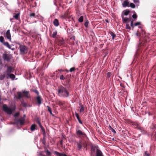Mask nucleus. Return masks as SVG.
<instances>
[{
	"label": "nucleus",
	"instance_id": "4d7b16f0",
	"mask_svg": "<svg viewBox=\"0 0 156 156\" xmlns=\"http://www.w3.org/2000/svg\"><path fill=\"white\" fill-rule=\"evenodd\" d=\"M39 126L41 128L43 127L41 124H40Z\"/></svg>",
	"mask_w": 156,
	"mask_h": 156
},
{
	"label": "nucleus",
	"instance_id": "864d4df0",
	"mask_svg": "<svg viewBox=\"0 0 156 156\" xmlns=\"http://www.w3.org/2000/svg\"><path fill=\"white\" fill-rule=\"evenodd\" d=\"M138 129H140V130H143V131H144V129H143V128H142L141 127H138Z\"/></svg>",
	"mask_w": 156,
	"mask_h": 156
},
{
	"label": "nucleus",
	"instance_id": "423d86ee",
	"mask_svg": "<svg viewBox=\"0 0 156 156\" xmlns=\"http://www.w3.org/2000/svg\"><path fill=\"white\" fill-rule=\"evenodd\" d=\"M14 69L11 66H7V69L6 71V76L11 74V73L13 72Z\"/></svg>",
	"mask_w": 156,
	"mask_h": 156
},
{
	"label": "nucleus",
	"instance_id": "bb28decb",
	"mask_svg": "<svg viewBox=\"0 0 156 156\" xmlns=\"http://www.w3.org/2000/svg\"><path fill=\"white\" fill-rule=\"evenodd\" d=\"M20 16L19 13H17L14 16V17L15 18L16 20H18V18Z\"/></svg>",
	"mask_w": 156,
	"mask_h": 156
},
{
	"label": "nucleus",
	"instance_id": "0eeeda50",
	"mask_svg": "<svg viewBox=\"0 0 156 156\" xmlns=\"http://www.w3.org/2000/svg\"><path fill=\"white\" fill-rule=\"evenodd\" d=\"M77 145L79 149L81 148L82 146H83L84 147H85L86 146V144H84L82 141H80L78 142H77Z\"/></svg>",
	"mask_w": 156,
	"mask_h": 156
},
{
	"label": "nucleus",
	"instance_id": "6e6552de",
	"mask_svg": "<svg viewBox=\"0 0 156 156\" xmlns=\"http://www.w3.org/2000/svg\"><path fill=\"white\" fill-rule=\"evenodd\" d=\"M36 103L39 106L41 104V101H42V99L41 97L40 96H37L36 98Z\"/></svg>",
	"mask_w": 156,
	"mask_h": 156
},
{
	"label": "nucleus",
	"instance_id": "de8ad7c7",
	"mask_svg": "<svg viewBox=\"0 0 156 156\" xmlns=\"http://www.w3.org/2000/svg\"><path fill=\"white\" fill-rule=\"evenodd\" d=\"M64 78L63 75H61L60 76V79L63 80L64 79Z\"/></svg>",
	"mask_w": 156,
	"mask_h": 156
},
{
	"label": "nucleus",
	"instance_id": "ddd939ff",
	"mask_svg": "<svg viewBox=\"0 0 156 156\" xmlns=\"http://www.w3.org/2000/svg\"><path fill=\"white\" fill-rule=\"evenodd\" d=\"M9 77H10L11 79L12 80H14L15 77V76L13 74L11 73L8 75L7 76H6L7 78L8 79Z\"/></svg>",
	"mask_w": 156,
	"mask_h": 156
},
{
	"label": "nucleus",
	"instance_id": "338daca9",
	"mask_svg": "<svg viewBox=\"0 0 156 156\" xmlns=\"http://www.w3.org/2000/svg\"><path fill=\"white\" fill-rule=\"evenodd\" d=\"M155 80H156V78L155 79Z\"/></svg>",
	"mask_w": 156,
	"mask_h": 156
},
{
	"label": "nucleus",
	"instance_id": "c85d7f7f",
	"mask_svg": "<svg viewBox=\"0 0 156 156\" xmlns=\"http://www.w3.org/2000/svg\"><path fill=\"white\" fill-rule=\"evenodd\" d=\"M46 107L47 108L48 111L50 112V114L51 115H52V114L51 108L48 106H47Z\"/></svg>",
	"mask_w": 156,
	"mask_h": 156
},
{
	"label": "nucleus",
	"instance_id": "a211bd4d",
	"mask_svg": "<svg viewBox=\"0 0 156 156\" xmlns=\"http://www.w3.org/2000/svg\"><path fill=\"white\" fill-rule=\"evenodd\" d=\"M75 115H76L77 119L79 122L81 124H82V122L80 119V117L79 116V115L77 113H76Z\"/></svg>",
	"mask_w": 156,
	"mask_h": 156
},
{
	"label": "nucleus",
	"instance_id": "412c9836",
	"mask_svg": "<svg viewBox=\"0 0 156 156\" xmlns=\"http://www.w3.org/2000/svg\"><path fill=\"white\" fill-rule=\"evenodd\" d=\"M109 34L112 37V39L113 40H114V38L116 37L115 35L113 32L112 31H110Z\"/></svg>",
	"mask_w": 156,
	"mask_h": 156
},
{
	"label": "nucleus",
	"instance_id": "7ed1b4c3",
	"mask_svg": "<svg viewBox=\"0 0 156 156\" xmlns=\"http://www.w3.org/2000/svg\"><path fill=\"white\" fill-rule=\"evenodd\" d=\"M3 108L4 112L8 114H11L13 111L16 108H14L12 110L8 108L6 105H4L3 106Z\"/></svg>",
	"mask_w": 156,
	"mask_h": 156
},
{
	"label": "nucleus",
	"instance_id": "a18cd8bd",
	"mask_svg": "<svg viewBox=\"0 0 156 156\" xmlns=\"http://www.w3.org/2000/svg\"><path fill=\"white\" fill-rule=\"evenodd\" d=\"M133 2L135 3H139V0H133Z\"/></svg>",
	"mask_w": 156,
	"mask_h": 156
},
{
	"label": "nucleus",
	"instance_id": "79ce46f5",
	"mask_svg": "<svg viewBox=\"0 0 156 156\" xmlns=\"http://www.w3.org/2000/svg\"><path fill=\"white\" fill-rule=\"evenodd\" d=\"M111 75V73L108 72L107 74V76L108 77H110Z\"/></svg>",
	"mask_w": 156,
	"mask_h": 156
},
{
	"label": "nucleus",
	"instance_id": "aec40b11",
	"mask_svg": "<svg viewBox=\"0 0 156 156\" xmlns=\"http://www.w3.org/2000/svg\"><path fill=\"white\" fill-rule=\"evenodd\" d=\"M80 112H82L84 111V108L82 105H80Z\"/></svg>",
	"mask_w": 156,
	"mask_h": 156
},
{
	"label": "nucleus",
	"instance_id": "b1692460",
	"mask_svg": "<svg viewBox=\"0 0 156 156\" xmlns=\"http://www.w3.org/2000/svg\"><path fill=\"white\" fill-rule=\"evenodd\" d=\"M62 17L65 19L68 18V12H66L63 16H62Z\"/></svg>",
	"mask_w": 156,
	"mask_h": 156
},
{
	"label": "nucleus",
	"instance_id": "6e6d98bb",
	"mask_svg": "<svg viewBox=\"0 0 156 156\" xmlns=\"http://www.w3.org/2000/svg\"><path fill=\"white\" fill-rule=\"evenodd\" d=\"M39 126L41 128L43 127L41 124H40Z\"/></svg>",
	"mask_w": 156,
	"mask_h": 156
},
{
	"label": "nucleus",
	"instance_id": "8fccbe9b",
	"mask_svg": "<svg viewBox=\"0 0 156 156\" xmlns=\"http://www.w3.org/2000/svg\"><path fill=\"white\" fill-rule=\"evenodd\" d=\"M41 129L42 131L44 133H45V130H44V129L43 128V127L41 128Z\"/></svg>",
	"mask_w": 156,
	"mask_h": 156
},
{
	"label": "nucleus",
	"instance_id": "0e129e2a",
	"mask_svg": "<svg viewBox=\"0 0 156 156\" xmlns=\"http://www.w3.org/2000/svg\"><path fill=\"white\" fill-rule=\"evenodd\" d=\"M1 63V59H0V64Z\"/></svg>",
	"mask_w": 156,
	"mask_h": 156
},
{
	"label": "nucleus",
	"instance_id": "393cba45",
	"mask_svg": "<svg viewBox=\"0 0 156 156\" xmlns=\"http://www.w3.org/2000/svg\"><path fill=\"white\" fill-rule=\"evenodd\" d=\"M36 126L35 124L32 125L30 127V130L32 131H34L35 129Z\"/></svg>",
	"mask_w": 156,
	"mask_h": 156
},
{
	"label": "nucleus",
	"instance_id": "39448f33",
	"mask_svg": "<svg viewBox=\"0 0 156 156\" xmlns=\"http://www.w3.org/2000/svg\"><path fill=\"white\" fill-rule=\"evenodd\" d=\"M76 134L79 137H84L86 136L85 133L81 130H79L76 131Z\"/></svg>",
	"mask_w": 156,
	"mask_h": 156
},
{
	"label": "nucleus",
	"instance_id": "6ab92c4d",
	"mask_svg": "<svg viewBox=\"0 0 156 156\" xmlns=\"http://www.w3.org/2000/svg\"><path fill=\"white\" fill-rule=\"evenodd\" d=\"M18 122H20L21 125H23L25 122L24 119V118H22L21 119H18Z\"/></svg>",
	"mask_w": 156,
	"mask_h": 156
},
{
	"label": "nucleus",
	"instance_id": "052dcab7",
	"mask_svg": "<svg viewBox=\"0 0 156 156\" xmlns=\"http://www.w3.org/2000/svg\"><path fill=\"white\" fill-rule=\"evenodd\" d=\"M37 123L39 124V126L40 125V124H41L39 121L37 122Z\"/></svg>",
	"mask_w": 156,
	"mask_h": 156
},
{
	"label": "nucleus",
	"instance_id": "a878e982",
	"mask_svg": "<svg viewBox=\"0 0 156 156\" xmlns=\"http://www.w3.org/2000/svg\"><path fill=\"white\" fill-rule=\"evenodd\" d=\"M21 104L24 107H26L27 106V104L23 100L21 101Z\"/></svg>",
	"mask_w": 156,
	"mask_h": 156
},
{
	"label": "nucleus",
	"instance_id": "4468645a",
	"mask_svg": "<svg viewBox=\"0 0 156 156\" xmlns=\"http://www.w3.org/2000/svg\"><path fill=\"white\" fill-rule=\"evenodd\" d=\"M54 153L57 156H67L64 154L60 153L56 151H55Z\"/></svg>",
	"mask_w": 156,
	"mask_h": 156
},
{
	"label": "nucleus",
	"instance_id": "bf43d9fd",
	"mask_svg": "<svg viewBox=\"0 0 156 156\" xmlns=\"http://www.w3.org/2000/svg\"><path fill=\"white\" fill-rule=\"evenodd\" d=\"M43 144H44V145H45V143H44V138H43Z\"/></svg>",
	"mask_w": 156,
	"mask_h": 156
},
{
	"label": "nucleus",
	"instance_id": "37998d69",
	"mask_svg": "<svg viewBox=\"0 0 156 156\" xmlns=\"http://www.w3.org/2000/svg\"><path fill=\"white\" fill-rule=\"evenodd\" d=\"M140 24V22H137L135 23L134 25L135 26H137L139 25Z\"/></svg>",
	"mask_w": 156,
	"mask_h": 156
},
{
	"label": "nucleus",
	"instance_id": "5701e85b",
	"mask_svg": "<svg viewBox=\"0 0 156 156\" xmlns=\"http://www.w3.org/2000/svg\"><path fill=\"white\" fill-rule=\"evenodd\" d=\"M57 32L56 31H55L52 34V37L53 38H55L56 37V35H57Z\"/></svg>",
	"mask_w": 156,
	"mask_h": 156
},
{
	"label": "nucleus",
	"instance_id": "58836bf2",
	"mask_svg": "<svg viewBox=\"0 0 156 156\" xmlns=\"http://www.w3.org/2000/svg\"><path fill=\"white\" fill-rule=\"evenodd\" d=\"M126 28L130 30L131 28L129 27V25L128 24H126Z\"/></svg>",
	"mask_w": 156,
	"mask_h": 156
},
{
	"label": "nucleus",
	"instance_id": "cd10ccee",
	"mask_svg": "<svg viewBox=\"0 0 156 156\" xmlns=\"http://www.w3.org/2000/svg\"><path fill=\"white\" fill-rule=\"evenodd\" d=\"M130 11L128 10H126L124 12V15L125 16H127L129 13Z\"/></svg>",
	"mask_w": 156,
	"mask_h": 156
},
{
	"label": "nucleus",
	"instance_id": "c756f323",
	"mask_svg": "<svg viewBox=\"0 0 156 156\" xmlns=\"http://www.w3.org/2000/svg\"><path fill=\"white\" fill-rule=\"evenodd\" d=\"M0 42L2 43V44L3 43V42H5L4 41V38L2 36H1L0 37Z\"/></svg>",
	"mask_w": 156,
	"mask_h": 156
},
{
	"label": "nucleus",
	"instance_id": "603ef678",
	"mask_svg": "<svg viewBox=\"0 0 156 156\" xmlns=\"http://www.w3.org/2000/svg\"><path fill=\"white\" fill-rule=\"evenodd\" d=\"M59 104L60 105H62L63 106V104H63V102H59Z\"/></svg>",
	"mask_w": 156,
	"mask_h": 156
},
{
	"label": "nucleus",
	"instance_id": "473e14b6",
	"mask_svg": "<svg viewBox=\"0 0 156 156\" xmlns=\"http://www.w3.org/2000/svg\"><path fill=\"white\" fill-rule=\"evenodd\" d=\"M5 77V75L4 74H1L0 75V80H3Z\"/></svg>",
	"mask_w": 156,
	"mask_h": 156
},
{
	"label": "nucleus",
	"instance_id": "09e8293b",
	"mask_svg": "<svg viewBox=\"0 0 156 156\" xmlns=\"http://www.w3.org/2000/svg\"><path fill=\"white\" fill-rule=\"evenodd\" d=\"M131 26L132 27H133V21H132L131 22Z\"/></svg>",
	"mask_w": 156,
	"mask_h": 156
},
{
	"label": "nucleus",
	"instance_id": "2f4dec72",
	"mask_svg": "<svg viewBox=\"0 0 156 156\" xmlns=\"http://www.w3.org/2000/svg\"><path fill=\"white\" fill-rule=\"evenodd\" d=\"M129 6L132 8H134L135 7V5L133 3H130L129 4Z\"/></svg>",
	"mask_w": 156,
	"mask_h": 156
},
{
	"label": "nucleus",
	"instance_id": "20e7f679",
	"mask_svg": "<svg viewBox=\"0 0 156 156\" xmlns=\"http://www.w3.org/2000/svg\"><path fill=\"white\" fill-rule=\"evenodd\" d=\"M2 57L4 60L10 61L12 58V56L10 55L4 54L3 55Z\"/></svg>",
	"mask_w": 156,
	"mask_h": 156
},
{
	"label": "nucleus",
	"instance_id": "3c124183",
	"mask_svg": "<svg viewBox=\"0 0 156 156\" xmlns=\"http://www.w3.org/2000/svg\"><path fill=\"white\" fill-rule=\"evenodd\" d=\"M112 132L114 133H116L115 131L113 129H112Z\"/></svg>",
	"mask_w": 156,
	"mask_h": 156
},
{
	"label": "nucleus",
	"instance_id": "13d9d810",
	"mask_svg": "<svg viewBox=\"0 0 156 156\" xmlns=\"http://www.w3.org/2000/svg\"><path fill=\"white\" fill-rule=\"evenodd\" d=\"M39 126L41 128L43 127L41 124H40Z\"/></svg>",
	"mask_w": 156,
	"mask_h": 156
},
{
	"label": "nucleus",
	"instance_id": "ea45409f",
	"mask_svg": "<svg viewBox=\"0 0 156 156\" xmlns=\"http://www.w3.org/2000/svg\"><path fill=\"white\" fill-rule=\"evenodd\" d=\"M88 24V22L87 21V22H86L85 23H84V26L86 27H87Z\"/></svg>",
	"mask_w": 156,
	"mask_h": 156
},
{
	"label": "nucleus",
	"instance_id": "5fc2aeb1",
	"mask_svg": "<svg viewBox=\"0 0 156 156\" xmlns=\"http://www.w3.org/2000/svg\"><path fill=\"white\" fill-rule=\"evenodd\" d=\"M109 129L110 130H111V129L112 130V129H113V128L111 127V126H109Z\"/></svg>",
	"mask_w": 156,
	"mask_h": 156
},
{
	"label": "nucleus",
	"instance_id": "9b49d317",
	"mask_svg": "<svg viewBox=\"0 0 156 156\" xmlns=\"http://www.w3.org/2000/svg\"><path fill=\"white\" fill-rule=\"evenodd\" d=\"M23 95L26 97L27 98H30V96L29 95V92L28 91H23Z\"/></svg>",
	"mask_w": 156,
	"mask_h": 156
},
{
	"label": "nucleus",
	"instance_id": "4be33fe9",
	"mask_svg": "<svg viewBox=\"0 0 156 156\" xmlns=\"http://www.w3.org/2000/svg\"><path fill=\"white\" fill-rule=\"evenodd\" d=\"M122 21L123 22H126L128 21V18H124L123 16H122Z\"/></svg>",
	"mask_w": 156,
	"mask_h": 156
},
{
	"label": "nucleus",
	"instance_id": "f257e3e1",
	"mask_svg": "<svg viewBox=\"0 0 156 156\" xmlns=\"http://www.w3.org/2000/svg\"><path fill=\"white\" fill-rule=\"evenodd\" d=\"M58 94L59 96L63 97H67L68 95L67 90L63 87L58 89Z\"/></svg>",
	"mask_w": 156,
	"mask_h": 156
},
{
	"label": "nucleus",
	"instance_id": "e2e57ef3",
	"mask_svg": "<svg viewBox=\"0 0 156 156\" xmlns=\"http://www.w3.org/2000/svg\"><path fill=\"white\" fill-rule=\"evenodd\" d=\"M11 49H12V50H14V48H11Z\"/></svg>",
	"mask_w": 156,
	"mask_h": 156
},
{
	"label": "nucleus",
	"instance_id": "680f3d73",
	"mask_svg": "<svg viewBox=\"0 0 156 156\" xmlns=\"http://www.w3.org/2000/svg\"><path fill=\"white\" fill-rule=\"evenodd\" d=\"M136 35L137 36H138V33H136Z\"/></svg>",
	"mask_w": 156,
	"mask_h": 156
},
{
	"label": "nucleus",
	"instance_id": "72a5a7b5",
	"mask_svg": "<svg viewBox=\"0 0 156 156\" xmlns=\"http://www.w3.org/2000/svg\"><path fill=\"white\" fill-rule=\"evenodd\" d=\"M33 91L36 93L37 95V96H39V93L38 91L36 89L34 90Z\"/></svg>",
	"mask_w": 156,
	"mask_h": 156
},
{
	"label": "nucleus",
	"instance_id": "49530a36",
	"mask_svg": "<svg viewBox=\"0 0 156 156\" xmlns=\"http://www.w3.org/2000/svg\"><path fill=\"white\" fill-rule=\"evenodd\" d=\"M147 152V151H146L144 152V154L145 155H146V156H149L150 155V154H148Z\"/></svg>",
	"mask_w": 156,
	"mask_h": 156
},
{
	"label": "nucleus",
	"instance_id": "a19ab883",
	"mask_svg": "<svg viewBox=\"0 0 156 156\" xmlns=\"http://www.w3.org/2000/svg\"><path fill=\"white\" fill-rule=\"evenodd\" d=\"M132 17L134 19H136L137 17V16L136 14H133L132 15Z\"/></svg>",
	"mask_w": 156,
	"mask_h": 156
},
{
	"label": "nucleus",
	"instance_id": "2eb2a0df",
	"mask_svg": "<svg viewBox=\"0 0 156 156\" xmlns=\"http://www.w3.org/2000/svg\"><path fill=\"white\" fill-rule=\"evenodd\" d=\"M17 98L20 99L22 97V95H23V91L22 92H18L17 93Z\"/></svg>",
	"mask_w": 156,
	"mask_h": 156
},
{
	"label": "nucleus",
	"instance_id": "f8f14e48",
	"mask_svg": "<svg viewBox=\"0 0 156 156\" xmlns=\"http://www.w3.org/2000/svg\"><path fill=\"white\" fill-rule=\"evenodd\" d=\"M96 155V156H104L102 152L98 149L97 150Z\"/></svg>",
	"mask_w": 156,
	"mask_h": 156
},
{
	"label": "nucleus",
	"instance_id": "f3484780",
	"mask_svg": "<svg viewBox=\"0 0 156 156\" xmlns=\"http://www.w3.org/2000/svg\"><path fill=\"white\" fill-rule=\"evenodd\" d=\"M3 44L5 46L7 47L9 49H11V46L7 42H3Z\"/></svg>",
	"mask_w": 156,
	"mask_h": 156
},
{
	"label": "nucleus",
	"instance_id": "69168bd1",
	"mask_svg": "<svg viewBox=\"0 0 156 156\" xmlns=\"http://www.w3.org/2000/svg\"><path fill=\"white\" fill-rule=\"evenodd\" d=\"M1 101V97H0V101Z\"/></svg>",
	"mask_w": 156,
	"mask_h": 156
},
{
	"label": "nucleus",
	"instance_id": "1a4fd4ad",
	"mask_svg": "<svg viewBox=\"0 0 156 156\" xmlns=\"http://www.w3.org/2000/svg\"><path fill=\"white\" fill-rule=\"evenodd\" d=\"M122 5L123 7H129V2L128 0H124L122 3Z\"/></svg>",
	"mask_w": 156,
	"mask_h": 156
},
{
	"label": "nucleus",
	"instance_id": "f03ea898",
	"mask_svg": "<svg viewBox=\"0 0 156 156\" xmlns=\"http://www.w3.org/2000/svg\"><path fill=\"white\" fill-rule=\"evenodd\" d=\"M20 54H24L27 52V48L23 45H20L19 46Z\"/></svg>",
	"mask_w": 156,
	"mask_h": 156
},
{
	"label": "nucleus",
	"instance_id": "9d476101",
	"mask_svg": "<svg viewBox=\"0 0 156 156\" xmlns=\"http://www.w3.org/2000/svg\"><path fill=\"white\" fill-rule=\"evenodd\" d=\"M5 36L10 41H11V34L9 30L7 31L5 34Z\"/></svg>",
	"mask_w": 156,
	"mask_h": 156
},
{
	"label": "nucleus",
	"instance_id": "c9c22d12",
	"mask_svg": "<svg viewBox=\"0 0 156 156\" xmlns=\"http://www.w3.org/2000/svg\"><path fill=\"white\" fill-rule=\"evenodd\" d=\"M75 69L74 67H72L70 68L69 70L70 72H73L75 71Z\"/></svg>",
	"mask_w": 156,
	"mask_h": 156
},
{
	"label": "nucleus",
	"instance_id": "4c0bfd02",
	"mask_svg": "<svg viewBox=\"0 0 156 156\" xmlns=\"http://www.w3.org/2000/svg\"><path fill=\"white\" fill-rule=\"evenodd\" d=\"M45 152H46V154L47 155H50L51 154L50 152L49 151H48V150H47L45 151Z\"/></svg>",
	"mask_w": 156,
	"mask_h": 156
},
{
	"label": "nucleus",
	"instance_id": "c03bdc74",
	"mask_svg": "<svg viewBox=\"0 0 156 156\" xmlns=\"http://www.w3.org/2000/svg\"><path fill=\"white\" fill-rule=\"evenodd\" d=\"M20 113L19 112H17L14 115V116L15 117H17L19 115Z\"/></svg>",
	"mask_w": 156,
	"mask_h": 156
},
{
	"label": "nucleus",
	"instance_id": "e433bc0d",
	"mask_svg": "<svg viewBox=\"0 0 156 156\" xmlns=\"http://www.w3.org/2000/svg\"><path fill=\"white\" fill-rule=\"evenodd\" d=\"M70 39L71 40H72V41H73L75 40V37L74 36H72L70 38Z\"/></svg>",
	"mask_w": 156,
	"mask_h": 156
},
{
	"label": "nucleus",
	"instance_id": "dca6fc26",
	"mask_svg": "<svg viewBox=\"0 0 156 156\" xmlns=\"http://www.w3.org/2000/svg\"><path fill=\"white\" fill-rule=\"evenodd\" d=\"M53 23L54 24L56 27L58 26L59 23L58 20L57 19H55L53 21Z\"/></svg>",
	"mask_w": 156,
	"mask_h": 156
},
{
	"label": "nucleus",
	"instance_id": "f704fd0d",
	"mask_svg": "<svg viewBox=\"0 0 156 156\" xmlns=\"http://www.w3.org/2000/svg\"><path fill=\"white\" fill-rule=\"evenodd\" d=\"M30 17H34L35 18L36 17V16H35V13H31L30 15Z\"/></svg>",
	"mask_w": 156,
	"mask_h": 156
},
{
	"label": "nucleus",
	"instance_id": "7c9ffc66",
	"mask_svg": "<svg viewBox=\"0 0 156 156\" xmlns=\"http://www.w3.org/2000/svg\"><path fill=\"white\" fill-rule=\"evenodd\" d=\"M83 16H81L78 19V21L80 22H82L83 21Z\"/></svg>",
	"mask_w": 156,
	"mask_h": 156
}]
</instances>
